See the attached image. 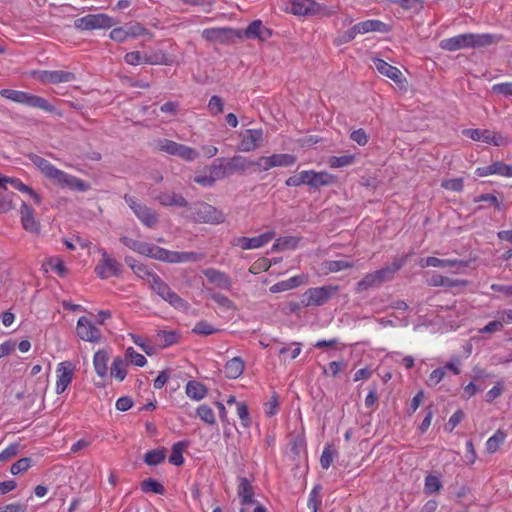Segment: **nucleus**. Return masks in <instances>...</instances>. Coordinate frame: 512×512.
I'll list each match as a JSON object with an SVG mask.
<instances>
[{
	"label": "nucleus",
	"instance_id": "1",
	"mask_svg": "<svg viewBox=\"0 0 512 512\" xmlns=\"http://www.w3.org/2000/svg\"><path fill=\"white\" fill-rule=\"evenodd\" d=\"M120 241L126 247L139 254L164 262L184 263L189 261H197L200 259V256L194 252L169 251L164 248L149 244L147 242L130 238L128 236L121 237Z\"/></svg>",
	"mask_w": 512,
	"mask_h": 512
},
{
	"label": "nucleus",
	"instance_id": "2",
	"mask_svg": "<svg viewBox=\"0 0 512 512\" xmlns=\"http://www.w3.org/2000/svg\"><path fill=\"white\" fill-rule=\"evenodd\" d=\"M502 40L497 34L490 33H463L450 38L442 39L439 47L448 52H455L462 49L483 48L496 44Z\"/></svg>",
	"mask_w": 512,
	"mask_h": 512
},
{
	"label": "nucleus",
	"instance_id": "3",
	"mask_svg": "<svg viewBox=\"0 0 512 512\" xmlns=\"http://www.w3.org/2000/svg\"><path fill=\"white\" fill-rule=\"evenodd\" d=\"M0 95L15 103L23 104L32 108H38L46 112L53 113L56 110L55 107L45 98L30 94L28 92L13 89H2L0 90Z\"/></svg>",
	"mask_w": 512,
	"mask_h": 512
},
{
	"label": "nucleus",
	"instance_id": "4",
	"mask_svg": "<svg viewBox=\"0 0 512 512\" xmlns=\"http://www.w3.org/2000/svg\"><path fill=\"white\" fill-rule=\"evenodd\" d=\"M189 210L192 220L197 223L222 224L225 221L223 212L208 203L197 202Z\"/></svg>",
	"mask_w": 512,
	"mask_h": 512
},
{
	"label": "nucleus",
	"instance_id": "5",
	"mask_svg": "<svg viewBox=\"0 0 512 512\" xmlns=\"http://www.w3.org/2000/svg\"><path fill=\"white\" fill-rule=\"evenodd\" d=\"M339 291L338 286L327 285L322 287L309 288L302 296L301 304L304 307L321 306Z\"/></svg>",
	"mask_w": 512,
	"mask_h": 512
},
{
	"label": "nucleus",
	"instance_id": "6",
	"mask_svg": "<svg viewBox=\"0 0 512 512\" xmlns=\"http://www.w3.org/2000/svg\"><path fill=\"white\" fill-rule=\"evenodd\" d=\"M152 290L175 309L187 310L189 308V303L174 292L161 278H154Z\"/></svg>",
	"mask_w": 512,
	"mask_h": 512
},
{
	"label": "nucleus",
	"instance_id": "7",
	"mask_svg": "<svg viewBox=\"0 0 512 512\" xmlns=\"http://www.w3.org/2000/svg\"><path fill=\"white\" fill-rule=\"evenodd\" d=\"M48 179L61 188H68L74 191L84 192L90 188V185L84 180L68 174L57 167L54 168Z\"/></svg>",
	"mask_w": 512,
	"mask_h": 512
},
{
	"label": "nucleus",
	"instance_id": "8",
	"mask_svg": "<svg viewBox=\"0 0 512 512\" xmlns=\"http://www.w3.org/2000/svg\"><path fill=\"white\" fill-rule=\"evenodd\" d=\"M113 20L106 14H88L74 21V27L78 30L107 29L113 26Z\"/></svg>",
	"mask_w": 512,
	"mask_h": 512
},
{
	"label": "nucleus",
	"instance_id": "9",
	"mask_svg": "<svg viewBox=\"0 0 512 512\" xmlns=\"http://www.w3.org/2000/svg\"><path fill=\"white\" fill-rule=\"evenodd\" d=\"M102 257L96 265L94 271L100 279L118 277L121 274V264L111 257L105 250L101 251Z\"/></svg>",
	"mask_w": 512,
	"mask_h": 512
},
{
	"label": "nucleus",
	"instance_id": "10",
	"mask_svg": "<svg viewBox=\"0 0 512 512\" xmlns=\"http://www.w3.org/2000/svg\"><path fill=\"white\" fill-rule=\"evenodd\" d=\"M75 373V365L71 361H63L56 367V394H62L72 383Z\"/></svg>",
	"mask_w": 512,
	"mask_h": 512
},
{
	"label": "nucleus",
	"instance_id": "11",
	"mask_svg": "<svg viewBox=\"0 0 512 512\" xmlns=\"http://www.w3.org/2000/svg\"><path fill=\"white\" fill-rule=\"evenodd\" d=\"M463 135L474 141L503 146L507 144L506 139L499 133L487 129H464Z\"/></svg>",
	"mask_w": 512,
	"mask_h": 512
},
{
	"label": "nucleus",
	"instance_id": "12",
	"mask_svg": "<svg viewBox=\"0 0 512 512\" xmlns=\"http://www.w3.org/2000/svg\"><path fill=\"white\" fill-rule=\"evenodd\" d=\"M123 199L143 224H154L157 222V215L154 210L138 202L134 196L125 194Z\"/></svg>",
	"mask_w": 512,
	"mask_h": 512
},
{
	"label": "nucleus",
	"instance_id": "13",
	"mask_svg": "<svg viewBox=\"0 0 512 512\" xmlns=\"http://www.w3.org/2000/svg\"><path fill=\"white\" fill-rule=\"evenodd\" d=\"M76 333L80 339L91 343H98L102 338L101 330L85 316L78 319Z\"/></svg>",
	"mask_w": 512,
	"mask_h": 512
},
{
	"label": "nucleus",
	"instance_id": "14",
	"mask_svg": "<svg viewBox=\"0 0 512 512\" xmlns=\"http://www.w3.org/2000/svg\"><path fill=\"white\" fill-rule=\"evenodd\" d=\"M322 6L314 0H291L285 11L296 16H311L320 13Z\"/></svg>",
	"mask_w": 512,
	"mask_h": 512
},
{
	"label": "nucleus",
	"instance_id": "15",
	"mask_svg": "<svg viewBox=\"0 0 512 512\" xmlns=\"http://www.w3.org/2000/svg\"><path fill=\"white\" fill-rule=\"evenodd\" d=\"M274 236L273 232H265L255 237H238L233 241V245L243 250L257 249L269 243Z\"/></svg>",
	"mask_w": 512,
	"mask_h": 512
},
{
	"label": "nucleus",
	"instance_id": "16",
	"mask_svg": "<svg viewBox=\"0 0 512 512\" xmlns=\"http://www.w3.org/2000/svg\"><path fill=\"white\" fill-rule=\"evenodd\" d=\"M263 141L262 129H248L242 135L239 149L243 152L254 151Z\"/></svg>",
	"mask_w": 512,
	"mask_h": 512
},
{
	"label": "nucleus",
	"instance_id": "17",
	"mask_svg": "<svg viewBox=\"0 0 512 512\" xmlns=\"http://www.w3.org/2000/svg\"><path fill=\"white\" fill-rule=\"evenodd\" d=\"M125 262L131 268L133 273L138 278L147 281L151 288L154 285V278H160L155 272L149 269L146 265L137 262L133 257H125Z\"/></svg>",
	"mask_w": 512,
	"mask_h": 512
},
{
	"label": "nucleus",
	"instance_id": "18",
	"mask_svg": "<svg viewBox=\"0 0 512 512\" xmlns=\"http://www.w3.org/2000/svg\"><path fill=\"white\" fill-rule=\"evenodd\" d=\"M202 273L207 278V280L216 287L224 290L231 289L232 280L225 272L214 268H207L204 269Z\"/></svg>",
	"mask_w": 512,
	"mask_h": 512
},
{
	"label": "nucleus",
	"instance_id": "19",
	"mask_svg": "<svg viewBox=\"0 0 512 512\" xmlns=\"http://www.w3.org/2000/svg\"><path fill=\"white\" fill-rule=\"evenodd\" d=\"M247 39L266 41L272 36V30L263 25L261 20L252 21L244 31Z\"/></svg>",
	"mask_w": 512,
	"mask_h": 512
},
{
	"label": "nucleus",
	"instance_id": "20",
	"mask_svg": "<svg viewBox=\"0 0 512 512\" xmlns=\"http://www.w3.org/2000/svg\"><path fill=\"white\" fill-rule=\"evenodd\" d=\"M7 184H10L12 187L20 191L21 193L27 194L35 204H41V196L30 186L24 184L19 178L4 176L3 190L7 189Z\"/></svg>",
	"mask_w": 512,
	"mask_h": 512
},
{
	"label": "nucleus",
	"instance_id": "21",
	"mask_svg": "<svg viewBox=\"0 0 512 512\" xmlns=\"http://www.w3.org/2000/svg\"><path fill=\"white\" fill-rule=\"evenodd\" d=\"M409 256L410 254H406L400 258L395 259L390 265L376 270L380 281L383 283L392 280L396 272L404 266Z\"/></svg>",
	"mask_w": 512,
	"mask_h": 512
},
{
	"label": "nucleus",
	"instance_id": "22",
	"mask_svg": "<svg viewBox=\"0 0 512 512\" xmlns=\"http://www.w3.org/2000/svg\"><path fill=\"white\" fill-rule=\"evenodd\" d=\"M153 198L163 206L186 207L188 205L187 200L181 194L171 191L160 192Z\"/></svg>",
	"mask_w": 512,
	"mask_h": 512
},
{
	"label": "nucleus",
	"instance_id": "23",
	"mask_svg": "<svg viewBox=\"0 0 512 512\" xmlns=\"http://www.w3.org/2000/svg\"><path fill=\"white\" fill-rule=\"evenodd\" d=\"M373 65L380 74L390 78L396 83L401 81L402 72L397 67L392 66L380 58H374Z\"/></svg>",
	"mask_w": 512,
	"mask_h": 512
},
{
	"label": "nucleus",
	"instance_id": "24",
	"mask_svg": "<svg viewBox=\"0 0 512 512\" xmlns=\"http://www.w3.org/2000/svg\"><path fill=\"white\" fill-rule=\"evenodd\" d=\"M358 34H366L369 32H380L387 33L390 30V27L377 19H370L366 21L359 22L355 24Z\"/></svg>",
	"mask_w": 512,
	"mask_h": 512
},
{
	"label": "nucleus",
	"instance_id": "25",
	"mask_svg": "<svg viewBox=\"0 0 512 512\" xmlns=\"http://www.w3.org/2000/svg\"><path fill=\"white\" fill-rule=\"evenodd\" d=\"M237 494L243 505H250L254 503V489L246 477L238 479Z\"/></svg>",
	"mask_w": 512,
	"mask_h": 512
},
{
	"label": "nucleus",
	"instance_id": "26",
	"mask_svg": "<svg viewBox=\"0 0 512 512\" xmlns=\"http://www.w3.org/2000/svg\"><path fill=\"white\" fill-rule=\"evenodd\" d=\"M232 32L231 28L225 27L206 28L202 31V37L209 42L224 43Z\"/></svg>",
	"mask_w": 512,
	"mask_h": 512
},
{
	"label": "nucleus",
	"instance_id": "27",
	"mask_svg": "<svg viewBox=\"0 0 512 512\" xmlns=\"http://www.w3.org/2000/svg\"><path fill=\"white\" fill-rule=\"evenodd\" d=\"M419 266L422 268L426 267H455L457 265L466 266V262L460 260H451V259H439L437 257H427L421 258L418 262Z\"/></svg>",
	"mask_w": 512,
	"mask_h": 512
},
{
	"label": "nucleus",
	"instance_id": "28",
	"mask_svg": "<svg viewBox=\"0 0 512 512\" xmlns=\"http://www.w3.org/2000/svg\"><path fill=\"white\" fill-rule=\"evenodd\" d=\"M245 369V362L241 357H233L224 366V373L228 379L239 378Z\"/></svg>",
	"mask_w": 512,
	"mask_h": 512
},
{
	"label": "nucleus",
	"instance_id": "29",
	"mask_svg": "<svg viewBox=\"0 0 512 512\" xmlns=\"http://www.w3.org/2000/svg\"><path fill=\"white\" fill-rule=\"evenodd\" d=\"M42 268L45 272H55L59 277H66L68 275V269L64 264V261L59 256H52L47 258L43 264Z\"/></svg>",
	"mask_w": 512,
	"mask_h": 512
},
{
	"label": "nucleus",
	"instance_id": "30",
	"mask_svg": "<svg viewBox=\"0 0 512 512\" xmlns=\"http://www.w3.org/2000/svg\"><path fill=\"white\" fill-rule=\"evenodd\" d=\"M185 393L190 399L200 401L207 396L208 388L199 381L190 380L185 386Z\"/></svg>",
	"mask_w": 512,
	"mask_h": 512
},
{
	"label": "nucleus",
	"instance_id": "31",
	"mask_svg": "<svg viewBox=\"0 0 512 512\" xmlns=\"http://www.w3.org/2000/svg\"><path fill=\"white\" fill-rule=\"evenodd\" d=\"M225 162L229 175L235 172H244L251 166L250 160L240 155H235L231 158H225Z\"/></svg>",
	"mask_w": 512,
	"mask_h": 512
},
{
	"label": "nucleus",
	"instance_id": "32",
	"mask_svg": "<svg viewBox=\"0 0 512 512\" xmlns=\"http://www.w3.org/2000/svg\"><path fill=\"white\" fill-rule=\"evenodd\" d=\"M305 277L303 275H297L290 277L289 279L277 282L276 284L272 285L270 287V292L272 293H278L283 291H288L293 288H296L300 286L302 283H304Z\"/></svg>",
	"mask_w": 512,
	"mask_h": 512
},
{
	"label": "nucleus",
	"instance_id": "33",
	"mask_svg": "<svg viewBox=\"0 0 512 512\" xmlns=\"http://www.w3.org/2000/svg\"><path fill=\"white\" fill-rule=\"evenodd\" d=\"M109 356L105 350H98L95 352L93 356V366L96 374L99 377H105L108 372V363Z\"/></svg>",
	"mask_w": 512,
	"mask_h": 512
},
{
	"label": "nucleus",
	"instance_id": "34",
	"mask_svg": "<svg viewBox=\"0 0 512 512\" xmlns=\"http://www.w3.org/2000/svg\"><path fill=\"white\" fill-rule=\"evenodd\" d=\"M128 362L122 357H115L111 368L110 375L115 378L118 382H122L127 375Z\"/></svg>",
	"mask_w": 512,
	"mask_h": 512
},
{
	"label": "nucleus",
	"instance_id": "35",
	"mask_svg": "<svg viewBox=\"0 0 512 512\" xmlns=\"http://www.w3.org/2000/svg\"><path fill=\"white\" fill-rule=\"evenodd\" d=\"M506 164L501 161L493 162L492 164L484 167H478L475 174L478 177H486L489 175L497 174L505 177Z\"/></svg>",
	"mask_w": 512,
	"mask_h": 512
},
{
	"label": "nucleus",
	"instance_id": "36",
	"mask_svg": "<svg viewBox=\"0 0 512 512\" xmlns=\"http://www.w3.org/2000/svg\"><path fill=\"white\" fill-rule=\"evenodd\" d=\"M507 433L501 429H498L491 437L486 441V451L489 454H494L506 441Z\"/></svg>",
	"mask_w": 512,
	"mask_h": 512
},
{
	"label": "nucleus",
	"instance_id": "37",
	"mask_svg": "<svg viewBox=\"0 0 512 512\" xmlns=\"http://www.w3.org/2000/svg\"><path fill=\"white\" fill-rule=\"evenodd\" d=\"M208 170L215 181L223 179L229 175L226 167L225 158L215 159L213 163L208 167Z\"/></svg>",
	"mask_w": 512,
	"mask_h": 512
},
{
	"label": "nucleus",
	"instance_id": "38",
	"mask_svg": "<svg viewBox=\"0 0 512 512\" xmlns=\"http://www.w3.org/2000/svg\"><path fill=\"white\" fill-rule=\"evenodd\" d=\"M427 283L432 287H455L463 285L465 282L461 280H452L448 277L442 276L440 274H433L428 280Z\"/></svg>",
	"mask_w": 512,
	"mask_h": 512
},
{
	"label": "nucleus",
	"instance_id": "39",
	"mask_svg": "<svg viewBox=\"0 0 512 512\" xmlns=\"http://www.w3.org/2000/svg\"><path fill=\"white\" fill-rule=\"evenodd\" d=\"M29 159L46 178H49L52 171L56 167L51 162L46 160L45 158H43L39 155H36V154H30Z\"/></svg>",
	"mask_w": 512,
	"mask_h": 512
},
{
	"label": "nucleus",
	"instance_id": "40",
	"mask_svg": "<svg viewBox=\"0 0 512 512\" xmlns=\"http://www.w3.org/2000/svg\"><path fill=\"white\" fill-rule=\"evenodd\" d=\"M382 282L380 281V278L376 271L366 274L358 283L356 286L357 292H363L368 290L371 287H375L380 285Z\"/></svg>",
	"mask_w": 512,
	"mask_h": 512
},
{
	"label": "nucleus",
	"instance_id": "41",
	"mask_svg": "<svg viewBox=\"0 0 512 512\" xmlns=\"http://www.w3.org/2000/svg\"><path fill=\"white\" fill-rule=\"evenodd\" d=\"M443 485L440 476L428 474L424 480V492L427 495L439 493Z\"/></svg>",
	"mask_w": 512,
	"mask_h": 512
},
{
	"label": "nucleus",
	"instance_id": "42",
	"mask_svg": "<svg viewBox=\"0 0 512 512\" xmlns=\"http://www.w3.org/2000/svg\"><path fill=\"white\" fill-rule=\"evenodd\" d=\"M76 79L74 73L64 70L49 71V84L68 83Z\"/></svg>",
	"mask_w": 512,
	"mask_h": 512
},
{
	"label": "nucleus",
	"instance_id": "43",
	"mask_svg": "<svg viewBox=\"0 0 512 512\" xmlns=\"http://www.w3.org/2000/svg\"><path fill=\"white\" fill-rule=\"evenodd\" d=\"M335 180H336L335 176H333L332 174H330L328 172H325V171L316 172L313 170L311 187L319 188L321 186L330 185V184L334 183Z\"/></svg>",
	"mask_w": 512,
	"mask_h": 512
},
{
	"label": "nucleus",
	"instance_id": "44",
	"mask_svg": "<svg viewBox=\"0 0 512 512\" xmlns=\"http://www.w3.org/2000/svg\"><path fill=\"white\" fill-rule=\"evenodd\" d=\"M166 458V450L154 449L147 451L144 455V462L149 466H156L162 463Z\"/></svg>",
	"mask_w": 512,
	"mask_h": 512
},
{
	"label": "nucleus",
	"instance_id": "45",
	"mask_svg": "<svg viewBox=\"0 0 512 512\" xmlns=\"http://www.w3.org/2000/svg\"><path fill=\"white\" fill-rule=\"evenodd\" d=\"M356 157L353 154H347L342 156H331L328 159V165L331 168H342L347 167L355 163Z\"/></svg>",
	"mask_w": 512,
	"mask_h": 512
},
{
	"label": "nucleus",
	"instance_id": "46",
	"mask_svg": "<svg viewBox=\"0 0 512 512\" xmlns=\"http://www.w3.org/2000/svg\"><path fill=\"white\" fill-rule=\"evenodd\" d=\"M296 156L292 154H272L271 155V162L272 166L274 167H289L296 163Z\"/></svg>",
	"mask_w": 512,
	"mask_h": 512
},
{
	"label": "nucleus",
	"instance_id": "47",
	"mask_svg": "<svg viewBox=\"0 0 512 512\" xmlns=\"http://www.w3.org/2000/svg\"><path fill=\"white\" fill-rule=\"evenodd\" d=\"M185 444L183 442H177L173 444L171 454L169 456V463L175 466H181L184 463L183 451Z\"/></svg>",
	"mask_w": 512,
	"mask_h": 512
},
{
	"label": "nucleus",
	"instance_id": "48",
	"mask_svg": "<svg viewBox=\"0 0 512 512\" xmlns=\"http://www.w3.org/2000/svg\"><path fill=\"white\" fill-rule=\"evenodd\" d=\"M219 331L216 327H214L211 323L206 320H200L196 322L194 325L192 332L197 335L209 336L215 334Z\"/></svg>",
	"mask_w": 512,
	"mask_h": 512
},
{
	"label": "nucleus",
	"instance_id": "49",
	"mask_svg": "<svg viewBox=\"0 0 512 512\" xmlns=\"http://www.w3.org/2000/svg\"><path fill=\"white\" fill-rule=\"evenodd\" d=\"M176 156L187 162H193L199 157V152L192 147L179 143Z\"/></svg>",
	"mask_w": 512,
	"mask_h": 512
},
{
	"label": "nucleus",
	"instance_id": "50",
	"mask_svg": "<svg viewBox=\"0 0 512 512\" xmlns=\"http://www.w3.org/2000/svg\"><path fill=\"white\" fill-rule=\"evenodd\" d=\"M141 490L145 493L153 492L159 495H163L165 493L164 486L153 478L143 480L141 483Z\"/></svg>",
	"mask_w": 512,
	"mask_h": 512
},
{
	"label": "nucleus",
	"instance_id": "51",
	"mask_svg": "<svg viewBox=\"0 0 512 512\" xmlns=\"http://www.w3.org/2000/svg\"><path fill=\"white\" fill-rule=\"evenodd\" d=\"M197 416L209 425L216 424V418L213 409L207 404H202L196 409Z\"/></svg>",
	"mask_w": 512,
	"mask_h": 512
},
{
	"label": "nucleus",
	"instance_id": "52",
	"mask_svg": "<svg viewBox=\"0 0 512 512\" xmlns=\"http://www.w3.org/2000/svg\"><path fill=\"white\" fill-rule=\"evenodd\" d=\"M322 503L321 487L315 486L308 497L307 506L311 512H317Z\"/></svg>",
	"mask_w": 512,
	"mask_h": 512
},
{
	"label": "nucleus",
	"instance_id": "53",
	"mask_svg": "<svg viewBox=\"0 0 512 512\" xmlns=\"http://www.w3.org/2000/svg\"><path fill=\"white\" fill-rule=\"evenodd\" d=\"M179 143L169 139H159L156 141V149L171 156H176Z\"/></svg>",
	"mask_w": 512,
	"mask_h": 512
},
{
	"label": "nucleus",
	"instance_id": "54",
	"mask_svg": "<svg viewBox=\"0 0 512 512\" xmlns=\"http://www.w3.org/2000/svg\"><path fill=\"white\" fill-rule=\"evenodd\" d=\"M124 359H126L127 362H131L137 367H143L147 363L145 356L135 351L133 347H128L126 349Z\"/></svg>",
	"mask_w": 512,
	"mask_h": 512
},
{
	"label": "nucleus",
	"instance_id": "55",
	"mask_svg": "<svg viewBox=\"0 0 512 512\" xmlns=\"http://www.w3.org/2000/svg\"><path fill=\"white\" fill-rule=\"evenodd\" d=\"M352 267L353 263L346 260H328L324 262V268L328 272H339Z\"/></svg>",
	"mask_w": 512,
	"mask_h": 512
},
{
	"label": "nucleus",
	"instance_id": "56",
	"mask_svg": "<svg viewBox=\"0 0 512 512\" xmlns=\"http://www.w3.org/2000/svg\"><path fill=\"white\" fill-rule=\"evenodd\" d=\"M210 298L222 309L229 311L235 310V304L227 296L220 293H211Z\"/></svg>",
	"mask_w": 512,
	"mask_h": 512
},
{
	"label": "nucleus",
	"instance_id": "57",
	"mask_svg": "<svg viewBox=\"0 0 512 512\" xmlns=\"http://www.w3.org/2000/svg\"><path fill=\"white\" fill-rule=\"evenodd\" d=\"M149 54L150 59L147 60L149 65H170L172 63L163 50H156Z\"/></svg>",
	"mask_w": 512,
	"mask_h": 512
},
{
	"label": "nucleus",
	"instance_id": "58",
	"mask_svg": "<svg viewBox=\"0 0 512 512\" xmlns=\"http://www.w3.org/2000/svg\"><path fill=\"white\" fill-rule=\"evenodd\" d=\"M334 456L335 449L332 447V445L325 446L320 457L321 467L327 470L332 465Z\"/></svg>",
	"mask_w": 512,
	"mask_h": 512
},
{
	"label": "nucleus",
	"instance_id": "59",
	"mask_svg": "<svg viewBox=\"0 0 512 512\" xmlns=\"http://www.w3.org/2000/svg\"><path fill=\"white\" fill-rule=\"evenodd\" d=\"M358 35L355 25L349 30L340 33L333 41L335 46H341L343 44L351 42Z\"/></svg>",
	"mask_w": 512,
	"mask_h": 512
},
{
	"label": "nucleus",
	"instance_id": "60",
	"mask_svg": "<svg viewBox=\"0 0 512 512\" xmlns=\"http://www.w3.org/2000/svg\"><path fill=\"white\" fill-rule=\"evenodd\" d=\"M32 466V459L24 457L12 464L10 472L12 475H18L21 472L27 471Z\"/></svg>",
	"mask_w": 512,
	"mask_h": 512
},
{
	"label": "nucleus",
	"instance_id": "61",
	"mask_svg": "<svg viewBox=\"0 0 512 512\" xmlns=\"http://www.w3.org/2000/svg\"><path fill=\"white\" fill-rule=\"evenodd\" d=\"M237 415L241 420V424L243 427L248 428L251 425V418L249 414V409L246 403L239 402L237 403Z\"/></svg>",
	"mask_w": 512,
	"mask_h": 512
},
{
	"label": "nucleus",
	"instance_id": "62",
	"mask_svg": "<svg viewBox=\"0 0 512 512\" xmlns=\"http://www.w3.org/2000/svg\"><path fill=\"white\" fill-rule=\"evenodd\" d=\"M20 450V444L18 442L11 443L4 450L0 452V462H5L15 457Z\"/></svg>",
	"mask_w": 512,
	"mask_h": 512
},
{
	"label": "nucleus",
	"instance_id": "63",
	"mask_svg": "<svg viewBox=\"0 0 512 512\" xmlns=\"http://www.w3.org/2000/svg\"><path fill=\"white\" fill-rule=\"evenodd\" d=\"M446 371L445 368L440 367L434 369L428 376L426 384L430 387H434L438 385L445 377Z\"/></svg>",
	"mask_w": 512,
	"mask_h": 512
},
{
	"label": "nucleus",
	"instance_id": "64",
	"mask_svg": "<svg viewBox=\"0 0 512 512\" xmlns=\"http://www.w3.org/2000/svg\"><path fill=\"white\" fill-rule=\"evenodd\" d=\"M208 109L213 116L222 113L224 109L223 100L219 96L213 95L208 102Z\"/></svg>",
	"mask_w": 512,
	"mask_h": 512
}]
</instances>
